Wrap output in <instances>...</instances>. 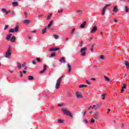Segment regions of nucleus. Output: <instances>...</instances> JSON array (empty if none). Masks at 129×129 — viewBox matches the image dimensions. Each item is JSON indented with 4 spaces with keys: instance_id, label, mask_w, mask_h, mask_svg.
I'll return each instance as SVG.
<instances>
[{
    "instance_id": "f257e3e1",
    "label": "nucleus",
    "mask_w": 129,
    "mask_h": 129,
    "mask_svg": "<svg viewBox=\"0 0 129 129\" xmlns=\"http://www.w3.org/2000/svg\"><path fill=\"white\" fill-rule=\"evenodd\" d=\"M12 54V46H9V47L8 48V49L6 53V55H5V57L6 58H8V59H10V56Z\"/></svg>"
},
{
    "instance_id": "f03ea898",
    "label": "nucleus",
    "mask_w": 129,
    "mask_h": 129,
    "mask_svg": "<svg viewBox=\"0 0 129 129\" xmlns=\"http://www.w3.org/2000/svg\"><path fill=\"white\" fill-rule=\"evenodd\" d=\"M61 111L63 112V114L70 116V117H73V115L71 114V112L65 109L64 108L61 109Z\"/></svg>"
},
{
    "instance_id": "7ed1b4c3",
    "label": "nucleus",
    "mask_w": 129,
    "mask_h": 129,
    "mask_svg": "<svg viewBox=\"0 0 129 129\" xmlns=\"http://www.w3.org/2000/svg\"><path fill=\"white\" fill-rule=\"evenodd\" d=\"M63 76H60L56 81V83L55 84V88L56 89H58L60 87V83H61V81H62V79L63 78Z\"/></svg>"
},
{
    "instance_id": "20e7f679",
    "label": "nucleus",
    "mask_w": 129,
    "mask_h": 129,
    "mask_svg": "<svg viewBox=\"0 0 129 129\" xmlns=\"http://www.w3.org/2000/svg\"><path fill=\"white\" fill-rule=\"evenodd\" d=\"M87 50V47H85L83 48H82L80 50V53L81 54V56H86V50Z\"/></svg>"
},
{
    "instance_id": "39448f33",
    "label": "nucleus",
    "mask_w": 129,
    "mask_h": 129,
    "mask_svg": "<svg viewBox=\"0 0 129 129\" xmlns=\"http://www.w3.org/2000/svg\"><path fill=\"white\" fill-rule=\"evenodd\" d=\"M19 31V26L17 25L15 26V28H12L9 30V33H15Z\"/></svg>"
},
{
    "instance_id": "423d86ee",
    "label": "nucleus",
    "mask_w": 129,
    "mask_h": 129,
    "mask_svg": "<svg viewBox=\"0 0 129 129\" xmlns=\"http://www.w3.org/2000/svg\"><path fill=\"white\" fill-rule=\"evenodd\" d=\"M2 12L3 13V14H5L6 16H8V15L11 13V10L8 11L6 9L3 8L2 9Z\"/></svg>"
},
{
    "instance_id": "0eeeda50",
    "label": "nucleus",
    "mask_w": 129,
    "mask_h": 129,
    "mask_svg": "<svg viewBox=\"0 0 129 129\" xmlns=\"http://www.w3.org/2000/svg\"><path fill=\"white\" fill-rule=\"evenodd\" d=\"M76 95L77 98H83V96H82V93L81 92H78L76 93Z\"/></svg>"
},
{
    "instance_id": "6e6552de",
    "label": "nucleus",
    "mask_w": 129,
    "mask_h": 129,
    "mask_svg": "<svg viewBox=\"0 0 129 129\" xmlns=\"http://www.w3.org/2000/svg\"><path fill=\"white\" fill-rule=\"evenodd\" d=\"M98 115H99L98 112H95L94 113V118H95V119H97V118H98Z\"/></svg>"
},
{
    "instance_id": "1a4fd4ad",
    "label": "nucleus",
    "mask_w": 129,
    "mask_h": 129,
    "mask_svg": "<svg viewBox=\"0 0 129 129\" xmlns=\"http://www.w3.org/2000/svg\"><path fill=\"white\" fill-rule=\"evenodd\" d=\"M67 66L68 68V73L70 74L71 73V71L72 70V69L71 68V66L70 64H67Z\"/></svg>"
},
{
    "instance_id": "9d476101",
    "label": "nucleus",
    "mask_w": 129,
    "mask_h": 129,
    "mask_svg": "<svg viewBox=\"0 0 129 129\" xmlns=\"http://www.w3.org/2000/svg\"><path fill=\"white\" fill-rule=\"evenodd\" d=\"M90 108H92V109H94V108L95 109H97V108H98V106H96L95 105H94L92 107V106H90L88 108V110H89V109H90Z\"/></svg>"
},
{
    "instance_id": "9b49d317",
    "label": "nucleus",
    "mask_w": 129,
    "mask_h": 129,
    "mask_svg": "<svg viewBox=\"0 0 129 129\" xmlns=\"http://www.w3.org/2000/svg\"><path fill=\"white\" fill-rule=\"evenodd\" d=\"M46 70H47V66L44 65V67H43V71H41V72H40V74H43V73H44V72H45V71H46Z\"/></svg>"
},
{
    "instance_id": "f8f14e48",
    "label": "nucleus",
    "mask_w": 129,
    "mask_h": 129,
    "mask_svg": "<svg viewBox=\"0 0 129 129\" xmlns=\"http://www.w3.org/2000/svg\"><path fill=\"white\" fill-rule=\"evenodd\" d=\"M97 30V28H96V26H95L93 27V28L92 29V30L91 31V33L93 34V33H94L95 32H96Z\"/></svg>"
},
{
    "instance_id": "ddd939ff",
    "label": "nucleus",
    "mask_w": 129,
    "mask_h": 129,
    "mask_svg": "<svg viewBox=\"0 0 129 129\" xmlns=\"http://www.w3.org/2000/svg\"><path fill=\"white\" fill-rule=\"evenodd\" d=\"M60 50V48H50L49 51H50V52H53L54 51H58Z\"/></svg>"
},
{
    "instance_id": "4468645a",
    "label": "nucleus",
    "mask_w": 129,
    "mask_h": 129,
    "mask_svg": "<svg viewBox=\"0 0 129 129\" xmlns=\"http://www.w3.org/2000/svg\"><path fill=\"white\" fill-rule=\"evenodd\" d=\"M29 23H31V20H24V23L25 25H29Z\"/></svg>"
},
{
    "instance_id": "2eb2a0df",
    "label": "nucleus",
    "mask_w": 129,
    "mask_h": 129,
    "mask_svg": "<svg viewBox=\"0 0 129 129\" xmlns=\"http://www.w3.org/2000/svg\"><path fill=\"white\" fill-rule=\"evenodd\" d=\"M13 7H19V3L17 2H14L12 3Z\"/></svg>"
},
{
    "instance_id": "dca6fc26",
    "label": "nucleus",
    "mask_w": 129,
    "mask_h": 129,
    "mask_svg": "<svg viewBox=\"0 0 129 129\" xmlns=\"http://www.w3.org/2000/svg\"><path fill=\"white\" fill-rule=\"evenodd\" d=\"M11 42L12 43H14V42H16V36H13L12 37L11 39Z\"/></svg>"
},
{
    "instance_id": "f3484780",
    "label": "nucleus",
    "mask_w": 129,
    "mask_h": 129,
    "mask_svg": "<svg viewBox=\"0 0 129 129\" xmlns=\"http://www.w3.org/2000/svg\"><path fill=\"white\" fill-rule=\"evenodd\" d=\"M124 64H125V66H126V68L127 69H129V63H128V61L125 60V61H124Z\"/></svg>"
},
{
    "instance_id": "a211bd4d",
    "label": "nucleus",
    "mask_w": 129,
    "mask_h": 129,
    "mask_svg": "<svg viewBox=\"0 0 129 129\" xmlns=\"http://www.w3.org/2000/svg\"><path fill=\"white\" fill-rule=\"evenodd\" d=\"M76 13L77 14H78V15H81L83 13V11L82 10H77Z\"/></svg>"
},
{
    "instance_id": "6ab92c4d",
    "label": "nucleus",
    "mask_w": 129,
    "mask_h": 129,
    "mask_svg": "<svg viewBox=\"0 0 129 129\" xmlns=\"http://www.w3.org/2000/svg\"><path fill=\"white\" fill-rule=\"evenodd\" d=\"M108 7H110V4L106 5L105 6L103 7L102 10L106 11V9Z\"/></svg>"
},
{
    "instance_id": "aec40b11",
    "label": "nucleus",
    "mask_w": 129,
    "mask_h": 129,
    "mask_svg": "<svg viewBox=\"0 0 129 129\" xmlns=\"http://www.w3.org/2000/svg\"><path fill=\"white\" fill-rule=\"evenodd\" d=\"M59 62H63V63H66V60H65V58L64 57H62L60 59H59Z\"/></svg>"
},
{
    "instance_id": "412c9836",
    "label": "nucleus",
    "mask_w": 129,
    "mask_h": 129,
    "mask_svg": "<svg viewBox=\"0 0 129 129\" xmlns=\"http://www.w3.org/2000/svg\"><path fill=\"white\" fill-rule=\"evenodd\" d=\"M12 36V33H10L6 37V40L7 41H9L10 38H11V36Z\"/></svg>"
},
{
    "instance_id": "4be33fe9",
    "label": "nucleus",
    "mask_w": 129,
    "mask_h": 129,
    "mask_svg": "<svg viewBox=\"0 0 129 129\" xmlns=\"http://www.w3.org/2000/svg\"><path fill=\"white\" fill-rule=\"evenodd\" d=\"M95 45H96L95 44H93L92 45V46H91V51L92 52H94V46H95Z\"/></svg>"
},
{
    "instance_id": "5701e85b",
    "label": "nucleus",
    "mask_w": 129,
    "mask_h": 129,
    "mask_svg": "<svg viewBox=\"0 0 129 129\" xmlns=\"http://www.w3.org/2000/svg\"><path fill=\"white\" fill-rule=\"evenodd\" d=\"M85 25H86V22H84L83 23V24H82L81 25H80V28H84V26H85Z\"/></svg>"
},
{
    "instance_id": "b1692460",
    "label": "nucleus",
    "mask_w": 129,
    "mask_h": 129,
    "mask_svg": "<svg viewBox=\"0 0 129 129\" xmlns=\"http://www.w3.org/2000/svg\"><path fill=\"white\" fill-rule=\"evenodd\" d=\"M52 23H53V21H51L49 24L47 26V29H49V28H51V26H52Z\"/></svg>"
},
{
    "instance_id": "393cba45",
    "label": "nucleus",
    "mask_w": 129,
    "mask_h": 129,
    "mask_svg": "<svg viewBox=\"0 0 129 129\" xmlns=\"http://www.w3.org/2000/svg\"><path fill=\"white\" fill-rule=\"evenodd\" d=\"M28 80H34V77L33 76H29Z\"/></svg>"
},
{
    "instance_id": "a878e982",
    "label": "nucleus",
    "mask_w": 129,
    "mask_h": 129,
    "mask_svg": "<svg viewBox=\"0 0 129 129\" xmlns=\"http://www.w3.org/2000/svg\"><path fill=\"white\" fill-rule=\"evenodd\" d=\"M46 31H47V27H45L44 29H42V33L45 34L46 33Z\"/></svg>"
},
{
    "instance_id": "bb28decb",
    "label": "nucleus",
    "mask_w": 129,
    "mask_h": 129,
    "mask_svg": "<svg viewBox=\"0 0 129 129\" xmlns=\"http://www.w3.org/2000/svg\"><path fill=\"white\" fill-rule=\"evenodd\" d=\"M87 85H80L79 87V88H83V87H87Z\"/></svg>"
},
{
    "instance_id": "cd10ccee",
    "label": "nucleus",
    "mask_w": 129,
    "mask_h": 129,
    "mask_svg": "<svg viewBox=\"0 0 129 129\" xmlns=\"http://www.w3.org/2000/svg\"><path fill=\"white\" fill-rule=\"evenodd\" d=\"M18 64V68H19V69H21L22 68V64H21V63L19 62H17Z\"/></svg>"
},
{
    "instance_id": "c85d7f7f",
    "label": "nucleus",
    "mask_w": 129,
    "mask_h": 129,
    "mask_svg": "<svg viewBox=\"0 0 129 129\" xmlns=\"http://www.w3.org/2000/svg\"><path fill=\"white\" fill-rule=\"evenodd\" d=\"M57 120H58V123H63V122H64V121H63V120L61 119H58Z\"/></svg>"
},
{
    "instance_id": "c756f323",
    "label": "nucleus",
    "mask_w": 129,
    "mask_h": 129,
    "mask_svg": "<svg viewBox=\"0 0 129 129\" xmlns=\"http://www.w3.org/2000/svg\"><path fill=\"white\" fill-rule=\"evenodd\" d=\"M113 12H114V13H116V12H117V7H114Z\"/></svg>"
},
{
    "instance_id": "7c9ffc66",
    "label": "nucleus",
    "mask_w": 129,
    "mask_h": 129,
    "mask_svg": "<svg viewBox=\"0 0 129 129\" xmlns=\"http://www.w3.org/2000/svg\"><path fill=\"white\" fill-rule=\"evenodd\" d=\"M53 37H54V39H55L56 40H57L59 38V37L58 36V35H57V34H54Z\"/></svg>"
},
{
    "instance_id": "2f4dec72",
    "label": "nucleus",
    "mask_w": 129,
    "mask_h": 129,
    "mask_svg": "<svg viewBox=\"0 0 129 129\" xmlns=\"http://www.w3.org/2000/svg\"><path fill=\"white\" fill-rule=\"evenodd\" d=\"M104 79H105L106 81H109V78L108 77H106V76H104Z\"/></svg>"
},
{
    "instance_id": "473e14b6",
    "label": "nucleus",
    "mask_w": 129,
    "mask_h": 129,
    "mask_svg": "<svg viewBox=\"0 0 129 129\" xmlns=\"http://www.w3.org/2000/svg\"><path fill=\"white\" fill-rule=\"evenodd\" d=\"M52 13H50V15L47 17V20H50L51 19V17H52Z\"/></svg>"
},
{
    "instance_id": "72a5a7b5",
    "label": "nucleus",
    "mask_w": 129,
    "mask_h": 129,
    "mask_svg": "<svg viewBox=\"0 0 129 129\" xmlns=\"http://www.w3.org/2000/svg\"><path fill=\"white\" fill-rule=\"evenodd\" d=\"M105 58V56L103 55H101L100 56V58L101 59V60H104Z\"/></svg>"
},
{
    "instance_id": "f704fd0d",
    "label": "nucleus",
    "mask_w": 129,
    "mask_h": 129,
    "mask_svg": "<svg viewBox=\"0 0 129 129\" xmlns=\"http://www.w3.org/2000/svg\"><path fill=\"white\" fill-rule=\"evenodd\" d=\"M55 56V53L53 52L49 56L50 58H52V57H54Z\"/></svg>"
},
{
    "instance_id": "c9c22d12",
    "label": "nucleus",
    "mask_w": 129,
    "mask_h": 129,
    "mask_svg": "<svg viewBox=\"0 0 129 129\" xmlns=\"http://www.w3.org/2000/svg\"><path fill=\"white\" fill-rule=\"evenodd\" d=\"M102 97L103 100H104V99H105V94H102Z\"/></svg>"
},
{
    "instance_id": "e433bc0d",
    "label": "nucleus",
    "mask_w": 129,
    "mask_h": 129,
    "mask_svg": "<svg viewBox=\"0 0 129 129\" xmlns=\"http://www.w3.org/2000/svg\"><path fill=\"white\" fill-rule=\"evenodd\" d=\"M95 122V120L93 118H92L91 120V123H93Z\"/></svg>"
},
{
    "instance_id": "4c0bfd02",
    "label": "nucleus",
    "mask_w": 129,
    "mask_h": 129,
    "mask_svg": "<svg viewBox=\"0 0 129 129\" xmlns=\"http://www.w3.org/2000/svg\"><path fill=\"white\" fill-rule=\"evenodd\" d=\"M74 31H75V28H73V29L71 32V35H72V34H73V33L74 32Z\"/></svg>"
},
{
    "instance_id": "58836bf2",
    "label": "nucleus",
    "mask_w": 129,
    "mask_h": 129,
    "mask_svg": "<svg viewBox=\"0 0 129 129\" xmlns=\"http://www.w3.org/2000/svg\"><path fill=\"white\" fill-rule=\"evenodd\" d=\"M8 28H9V26L8 25H5V26L4 27L5 31H6L7 30V29H8Z\"/></svg>"
},
{
    "instance_id": "ea45409f",
    "label": "nucleus",
    "mask_w": 129,
    "mask_h": 129,
    "mask_svg": "<svg viewBox=\"0 0 129 129\" xmlns=\"http://www.w3.org/2000/svg\"><path fill=\"white\" fill-rule=\"evenodd\" d=\"M100 36H101V37L102 38H103V32H100Z\"/></svg>"
},
{
    "instance_id": "a19ab883",
    "label": "nucleus",
    "mask_w": 129,
    "mask_h": 129,
    "mask_svg": "<svg viewBox=\"0 0 129 129\" xmlns=\"http://www.w3.org/2000/svg\"><path fill=\"white\" fill-rule=\"evenodd\" d=\"M26 65H27V64L26 63V62H24V63L22 64V67H25V68L27 67Z\"/></svg>"
},
{
    "instance_id": "79ce46f5",
    "label": "nucleus",
    "mask_w": 129,
    "mask_h": 129,
    "mask_svg": "<svg viewBox=\"0 0 129 129\" xmlns=\"http://www.w3.org/2000/svg\"><path fill=\"white\" fill-rule=\"evenodd\" d=\"M62 12H63V9H61L60 10H58L57 11V12L59 13V14H61Z\"/></svg>"
},
{
    "instance_id": "37998d69",
    "label": "nucleus",
    "mask_w": 129,
    "mask_h": 129,
    "mask_svg": "<svg viewBox=\"0 0 129 129\" xmlns=\"http://www.w3.org/2000/svg\"><path fill=\"white\" fill-rule=\"evenodd\" d=\"M105 10H102V12L101 13V15H105Z\"/></svg>"
},
{
    "instance_id": "c03bdc74",
    "label": "nucleus",
    "mask_w": 129,
    "mask_h": 129,
    "mask_svg": "<svg viewBox=\"0 0 129 129\" xmlns=\"http://www.w3.org/2000/svg\"><path fill=\"white\" fill-rule=\"evenodd\" d=\"M24 15L25 16V18H28V13L27 12H24Z\"/></svg>"
},
{
    "instance_id": "a18cd8bd",
    "label": "nucleus",
    "mask_w": 129,
    "mask_h": 129,
    "mask_svg": "<svg viewBox=\"0 0 129 129\" xmlns=\"http://www.w3.org/2000/svg\"><path fill=\"white\" fill-rule=\"evenodd\" d=\"M19 72L20 73V77H23V72L20 71Z\"/></svg>"
},
{
    "instance_id": "49530a36",
    "label": "nucleus",
    "mask_w": 129,
    "mask_h": 129,
    "mask_svg": "<svg viewBox=\"0 0 129 129\" xmlns=\"http://www.w3.org/2000/svg\"><path fill=\"white\" fill-rule=\"evenodd\" d=\"M126 87V85L125 84H123V86L122 87V89H124Z\"/></svg>"
},
{
    "instance_id": "de8ad7c7",
    "label": "nucleus",
    "mask_w": 129,
    "mask_h": 129,
    "mask_svg": "<svg viewBox=\"0 0 129 129\" xmlns=\"http://www.w3.org/2000/svg\"><path fill=\"white\" fill-rule=\"evenodd\" d=\"M36 60H37V62H40V61H41V59H40V58H39V57H37Z\"/></svg>"
},
{
    "instance_id": "09e8293b",
    "label": "nucleus",
    "mask_w": 129,
    "mask_h": 129,
    "mask_svg": "<svg viewBox=\"0 0 129 129\" xmlns=\"http://www.w3.org/2000/svg\"><path fill=\"white\" fill-rule=\"evenodd\" d=\"M125 11L127 13L128 12V9L127 8V7H125Z\"/></svg>"
},
{
    "instance_id": "8fccbe9b",
    "label": "nucleus",
    "mask_w": 129,
    "mask_h": 129,
    "mask_svg": "<svg viewBox=\"0 0 129 129\" xmlns=\"http://www.w3.org/2000/svg\"><path fill=\"white\" fill-rule=\"evenodd\" d=\"M44 16V14H40V15L38 16V18H42Z\"/></svg>"
},
{
    "instance_id": "3c124183",
    "label": "nucleus",
    "mask_w": 129,
    "mask_h": 129,
    "mask_svg": "<svg viewBox=\"0 0 129 129\" xmlns=\"http://www.w3.org/2000/svg\"><path fill=\"white\" fill-rule=\"evenodd\" d=\"M32 63H33V64L34 65H36V61H35L34 60H32Z\"/></svg>"
},
{
    "instance_id": "603ef678",
    "label": "nucleus",
    "mask_w": 129,
    "mask_h": 129,
    "mask_svg": "<svg viewBox=\"0 0 129 129\" xmlns=\"http://www.w3.org/2000/svg\"><path fill=\"white\" fill-rule=\"evenodd\" d=\"M86 81H87V84H89V85L90 84V82H89L88 80H87Z\"/></svg>"
},
{
    "instance_id": "864d4df0",
    "label": "nucleus",
    "mask_w": 129,
    "mask_h": 129,
    "mask_svg": "<svg viewBox=\"0 0 129 129\" xmlns=\"http://www.w3.org/2000/svg\"><path fill=\"white\" fill-rule=\"evenodd\" d=\"M85 122L86 123H88V120L87 119H85Z\"/></svg>"
},
{
    "instance_id": "5fc2aeb1",
    "label": "nucleus",
    "mask_w": 129,
    "mask_h": 129,
    "mask_svg": "<svg viewBox=\"0 0 129 129\" xmlns=\"http://www.w3.org/2000/svg\"><path fill=\"white\" fill-rule=\"evenodd\" d=\"M52 67H56V64L53 63L52 64Z\"/></svg>"
},
{
    "instance_id": "6e6d98bb",
    "label": "nucleus",
    "mask_w": 129,
    "mask_h": 129,
    "mask_svg": "<svg viewBox=\"0 0 129 129\" xmlns=\"http://www.w3.org/2000/svg\"><path fill=\"white\" fill-rule=\"evenodd\" d=\"M123 91H124V90L122 88V89L121 90V93H122V92H123Z\"/></svg>"
},
{
    "instance_id": "4d7b16f0",
    "label": "nucleus",
    "mask_w": 129,
    "mask_h": 129,
    "mask_svg": "<svg viewBox=\"0 0 129 129\" xmlns=\"http://www.w3.org/2000/svg\"><path fill=\"white\" fill-rule=\"evenodd\" d=\"M23 73H24V74H26V73H27V71H24L23 72H22Z\"/></svg>"
},
{
    "instance_id": "13d9d810",
    "label": "nucleus",
    "mask_w": 129,
    "mask_h": 129,
    "mask_svg": "<svg viewBox=\"0 0 129 129\" xmlns=\"http://www.w3.org/2000/svg\"><path fill=\"white\" fill-rule=\"evenodd\" d=\"M92 80H96V79L94 78H91Z\"/></svg>"
},
{
    "instance_id": "bf43d9fd",
    "label": "nucleus",
    "mask_w": 129,
    "mask_h": 129,
    "mask_svg": "<svg viewBox=\"0 0 129 129\" xmlns=\"http://www.w3.org/2000/svg\"><path fill=\"white\" fill-rule=\"evenodd\" d=\"M12 15H15V11H12Z\"/></svg>"
},
{
    "instance_id": "052dcab7",
    "label": "nucleus",
    "mask_w": 129,
    "mask_h": 129,
    "mask_svg": "<svg viewBox=\"0 0 129 129\" xmlns=\"http://www.w3.org/2000/svg\"><path fill=\"white\" fill-rule=\"evenodd\" d=\"M114 22H115V23H117V20L114 19Z\"/></svg>"
},
{
    "instance_id": "680f3d73",
    "label": "nucleus",
    "mask_w": 129,
    "mask_h": 129,
    "mask_svg": "<svg viewBox=\"0 0 129 129\" xmlns=\"http://www.w3.org/2000/svg\"><path fill=\"white\" fill-rule=\"evenodd\" d=\"M124 126V124L122 123L121 125V127H123Z\"/></svg>"
},
{
    "instance_id": "e2e57ef3",
    "label": "nucleus",
    "mask_w": 129,
    "mask_h": 129,
    "mask_svg": "<svg viewBox=\"0 0 129 129\" xmlns=\"http://www.w3.org/2000/svg\"><path fill=\"white\" fill-rule=\"evenodd\" d=\"M126 76H127V74H124V77H126Z\"/></svg>"
},
{
    "instance_id": "0e129e2a",
    "label": "nucleus",
    "mask_w": 129,
    "mask_h": 129,
    "mask_svg": "<svg viewBox=\"0 0 129 129\" xmlns=\"http://www.w3.org/2000/svg\"><path fill=\"white\" fill-rule=\"evenodd\" d=\"M10 73H14V71H9Z\"/></svg>"
},
{
    "instance_id": "69168bd1",
    "label": "nucleus",
    "mask_w": 129,
    "mask_h": 129,
    "mask_svg": "<svg viewBox=\"0 0 129 129\" xmlns=\"http://www.w3.org/2000/svg\"><path fill=\"white\" fill-rule=\"evenodd\" d=\"M32 33H36V30H33V31H32Z\"/></svg>"
},
{
    "instance_id": "338daca9",
    "label": "nucleus",
    "mask_w": 129,
    "mask_h": 129,
    "mask_svg": "<svg viewBox=\"0 0 129 129\" xmlns=\"http://www.w3.org/2000/svg\"><path fill=\"white\" fill-rule=\"evenodd\" d=\"M58 106L60 107V106H62V105L60 104H58Z\"/></svg>"
},
{
    "instance_id": "774afa93",
    "label": "nucleus",
    "mask_w": 129,
    "mask_h": 129,
    "mask_svg": "<svg viewBox=\"0 0 129 129\" xmlns=\"http://www.w3.org/2000/svg\"><path fill=\"white\" fill-rule=\"evenodd\" d=\"M109 111H110V109H108V112H107V113H108Z\"/></svg>"
}]
</instances>
